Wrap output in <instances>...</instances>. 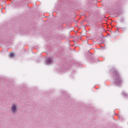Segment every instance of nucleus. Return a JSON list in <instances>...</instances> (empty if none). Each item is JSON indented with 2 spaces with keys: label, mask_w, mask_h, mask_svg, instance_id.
<instances>
[{
  "label": "nucleus",
  "mask_w": 128,
  "mask_h": 128,
  "mask_svg": "<svg viewBox=\"0 0 128 128\" xmlns=\"http://www.w3.org/2000/svg\"><path fill=\"white\" fill-rule=\"evenodd\" d=\"M12 112H16V104L12 105Z\"/></svg>",
  "instance_id": "f257e3e1"
},
{
  "label": "nucleus",
  "mask_w": 128,
  "mask_h": 128,
  "mask_svg": "<svg viewBox=\"0 0 128 128\" xmlns=\"http://www.w3.org/2000/svg\"><path fill=\"white\" fill-rule=\"evenodd\" d=\"M47 62H48L50 64V62H52V59H50V58H48L47 60Z\"/></svg>",
  "instance_id": "f03ea898"
},
{
  "label": "nucleus",
  "mask_w": 128,
  "mask_h": 128,
  "mask_svg": "<svg viewBox=\"0 0 128 128\" xmlns=\"http://www.w3.org/2000/svg\"><path fill=\"white\" fill-rule=\"evenodd\" d=\"M120 82H122V80H120V78L117 80V83L120 84Z\"/></svg>",
  "instance_id": "20e7f679"
},
{
  "label": "nucleus",
  "mask_w": 128,
  "mask_h": 128,
  "mask_svg": "<svg viewBox=\"0 0 128 128\" xmlns=\"http://www.w3.org/2000/svg\"><path fill=\"white\" fill-rule=\"evenodd\" d=\"M14 53H11L10 54V58H13V56H14Z\"/></svg>",
  "instance_id": "7ed1b4c3"
}]
</instances>
